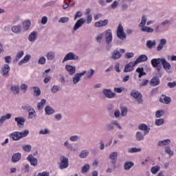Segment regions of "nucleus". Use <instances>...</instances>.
<instances>
[{
	"instance_id": "1",
	"label": "nucleus",
	"mask_w": 176,
	"mask_h": 176,
	"mask_svg": "<svg viewBox=\"0 0 176 176\" xmlns=\"http://www.w3.org/2000/svg\"><path fill=\"white\" fill-rule=\"evenodd\" d=\"M146 16H145V15H143L142 16L141 22L139 24V27L141 28L140 31H142V32H147V34H152L155 32V29L148 26H145V25L146 24Z\"/></svg>"
},
{
	"instance_id": "2",
	"label": "nucleus",
	"mask_w": 176,
	"mask_h": 176,
	"mask_svg": "<svg viewBox=\"0 0 176 176\" xmlns=\"http://www.w3.org/2000/svg\"><path fill=\"white\" fill-rule=\"evenodd\" d=\"M117 36L120 39L121 41H124L126 38V33H124V30L123 29V26L122 24H119L118 28H117Z\"/></svg>"
},
{
	"instance_id": "3",
	"label": "nucleus",
	"mask_w": 176,
	"mask_h": 176,
	"mask_svg": "<svg viewBox=\"0 0 176 176\" xmlns=\"http://www.w3.org/2000/svg\"><path fill=\"white\" fill-rule=\"evenodd\" d=\"M131 96L135 98V100H136L138 104H140L144 102V100H142V94H141L140 91L132 90L131 92Z\"/></svg>"
},
{
	"instance_id": "4",
	"label": "nucleus",
	"mask_w": 176,
	"mask_h": 176,
	"mask_svg": "<svg viewBox=\"0 0 176 176\" xmlns=\"http://www.w3.org/2000/svg\"><path fill=\"white\" fill-rule=\"evenodd\" d=\"M71 60H79V56L73 52H69L65 56L62 63H65L66 61H69Z\"/></svg>"
},
{
	"instance_id": "5",
	"label": "nucleus",
	"mask_w": 176,
	"mask_h": 176,
	"mask_svg": "<svg viewBox=\"0 0 176 176\" xmlns=\"http://www.w3.org/2000/svg\"><path fill=\"white\" fill-rule=\"evenodd\" d=\"M104 34L107 45H111L112 43V41L113 40V37L112 36V30L111 29L107 30H105Z\"/></svg>"
},
{
	"instance_id": "6",
	"label": "nucleus",
	"mask_w": 176,
	"mask_h": 176,
	"mask_svg": "<svg viewBox=\"0 0 176 176\" xmlns=\"http://www.w3.org/2000/svg\"><path fill=\"white\" fill-rule=\"evenodd\" d=\"M69 164V162L68 161V158L66 157L63 156L60 158V163L59 165L60 170H64L65 168H68V166Z\"/></svg>"
},
{
	"instance_id": "7",
	"label": "nucleus",
	"mask_w": 176,
	"mask_h": 176,
	"mask_svg": "<svg viewBox=\"0 0 176 176\" xmlns=\"http://www.w3.org/2000/svg\"><path fill=\"white\" fill-rule=\"evenodd\" d=\"M85 23V19L80 18V19H78L73 27V32H75V31H78V30H79V28H80V27H82V25H83Z\"/></svg>"
},
{
	"instance_id": "8",
	"label": "nucleus",
	"mask_w": 176,
	"mask_h": 176,
	"mask_svg": "<svg viewBox=\"0 0 176 176\" xmlns=\"http://www.w3.org/2000/svg\"><path fill=\"white\" fill-rule=\"evenodd\" d=\"M9 72H10V66L8 64H5L1 67V75L2 76H5V78H8L9 76Z\"/></svg>"
},
{
	"instance_id": "9",
	"label": "nucleus",
	"mask_w": 176,
	"mask_h": 176,
	"mask_svg": "<svg viewBox=\"0 0 176 176\" xmlns=\"http://www.w3.org/2000/svg\"><path fill=\"white\" fill-rule=\"evenodd\" d=\"M85 74H86V70L83 71L82 73L76 74L72 79L73 84L76 85L77 83H79L80 80V78H82V76H83Z\"/></svg>"
},
{
	"instance_id": "10",
	"label": "nucleus",
	"mask_w": 176,
	"mask_h": 176,
	"mask_svg": "<svg viewBox=\"0 0 176 176\" xmlns=\"http://www.w3.org/2000/svg\"><path fill=\"white\" fill-rule=\"evenodd\" d=\"M26 160L30 162L31 166H33V167H36V166H38V159L34 157L31 154L27 157Z\"/></svg>"
},
{
	"instance_id": "11",
	"label": "nucleus",
	"mask_w": 176,
	"mask_h": 176,
	"mask_svg": "<svg viewBox=\"0 0 176 176\" xmlns=\"http://www.w3.org/2000/svg\"><path fill=\"white\" fill-rule=\"evenodd\" d=\"M102 93L107 98H113L115 96H116V94L112 92L111 89H103Z\"/></svg>"
},
{
	"instance_id": "12",
	"label": "nucleus",
	"mask_w": 176,
	"mask_h": 176,
	"mask_svg": "<svg viewBox=\"0 0 176 176\" xmlns=\"http://www.w3.org/2000/svg\"><path fill=\"white\" fill-rule=\"evenodd\" d=\"M137 65H134V62H130L129 63L126 64L124 69V72H131L132 71H134V67Z\"/></svg>"
},
{
	"instance_id": "13",
	"label": "nucleus",
	"mask_w": 176,
	"mask_h": 176,
	"mask_svg": "<svg viewBox=\"0 0 176 176\" xmlns=\"http://www.w3.org/2000/svg\"><path fill=\"white\" fill-rule=\"evenodd\" d=\"M162 62H163V58H153L151 61V65L152 67H153V68H156L159 67V65H160V64H162Z\"/></svg>"
},
{
	"instance_id": "14",
	"label": "nucleus",
	"mask_w": 176,
	"mask_h": 176,
	"mask_svg": "<svg viewBox=\"0 0 176 176\" xmlns=\"http://www.w3.org/2000/svg\"><path fill=\"white\" fill-rule=\"evenodd\" d=\"M28 119H34L36 118V111L31 107H28Z\"/></svg>"
},
{
	"instance_id": "15",
	"label": "nucleus",
	"mask_w": 176,
	"mask_h": 176,
	"mask_svg": "<svg viewBox=\"0 0 176 176\" xmlns=\"http://www.w3.org/2000/svg\"><path fill=\"white\" fill-rule=\"evenodd\" d=\"M160 101L162 104H166V105H168V104L171 102V98L166 96V95H162V96L160 98Z\"/></svg>"
},
{
	"instance_id": "16",
	"label": "nucleus",
	"mask_w": 176,
	"mask_h": 176,
	"mask_svg": "<svg viewBox=\"0 0 176 176\" xmlns=\"http://www.w3.org/2000/svg\"><path fill=\"white\" fill-rule=\"evenodd\" d=\"M28 39L29 42H35V41L38 39V32H36V31L32 32L29 34Z\"/></svg>"
},
{
	"instance_id": "17",
	"label": "nucleus",
	"mask_w": 176,
	"mask_h": 176,
	"mask_svg": "<svg viewBox=\"0 0 176 176\" xmlns=\"http://www.w3.org/2000/svg\"><path fill=\"white\" fill-rule=\"evenodd\" d=\"M148 61V56L146 55H140L134 62V65L140 64V63H144Z\"/></svg>"
},
{
	"instance_id": "18",
	"label": "nucleus",
	"mask_w": 176,
	"mask_h": 176,
	"mask_svg": "<svg viewBox=\"0 0 176 176\" xmlns=\"http://www.w3.org/2000/svg\"><path fill=\"white\" fill-rule=\"evenodd\" d=\"M162 65L166 72H170V70L171 69V65L164 58L162 59Z\"/></svg>"
},
{
	"instance_id": "19",
	"label": "nucleus",
	"mask_w": 176,
	"mask_h": 176,
	"mask_svg": "<svg viewBox=\"0 0 176 176\" xmlns=\"http://www.w3.org/2000/svg\"><path fill=\"white\" fill-rule=\"evenodd\" d=\"M65 69L69 72V75L72 76L75 72H76V67L75 66H72L71 65H66Z\"/></svg>"
},
{
	"instance_id": "20",
	"label": "nucleus",
	"mask_w": 176,
	"mask_h": 176,
	"mask_svg": "<svg viewBox=\"0 0 176 176\" xmlns=\"http://www.w3.org/2000/svg\"><path fill=\"white\" fill-rule=\"evenodd\" d=\"M14 120L16 122L18 127H21V126H24V123H25V118L23 117H16Z\"/></svg>"
},
{
	"instance_id": "21",
	"label": "nucleus",
	"mask_w": 176,
	"mask_h": 176,
	"mask_svg": "<svg viewBox=\"0 0 176 176\" xmlns=\"http://www.w3.org/2000/svg\"><path fill=\"white\" fill-rule=\"evenodd\" d=\"M138 129L144 131V135H146V134H148V133H149V131H151V129L148 128V126L145 124H140L138 126Z\"/></svg>"
},
{
	"instance_id": "22",
	"label": "nucleus",
	"mask_w": 176,
	"mask_h": 176,
	"mask_svg": "<svg viewBox=\"0 0 176 176\" xmlns=\"http://www.w3.org/2000/svg\"><path fill=\"white\" fill-rule=\"evenodd\" d=\"M120 57H122V54H120V52L118 50H114L111 53V56L110 57V58H111V60H119Z\"/></svg>"
},
{
	"instance_id": "23",
	"label": "nucleus",
	"mask_w": 176,
	"mask_h": 176,
	"mask_svg": "<svg viewBox=\"0 0 176 176\" xmlns=\"http://www.w3.org/2000/svg\"><path fill=\"white\" fill-rule=\"evenodd\" d=\"M45 57L48 61H53L56 58V52L54 51H50L47 53Z\"/></svg>"
},
{
	"instance_id": "24",
	"label": "nucleus",
	"mask_w": 176,
	"mask_h": 176,
	"mask_svg": "<svg viewBox=\"0 0 176 176\" xmlns=\"http://www.w3.org/2000/svg\"><path fill=\"white\" fill-rule=\"evenodd\" d=\"M166 43H167V40L166 38H162L160 41V43L157 46V51L160 52V50H162Z\"/></svg>"
},
{
	"instance_id": "25",
	"label": "nucleus",
	"mask_w": 176,
	"mask_h": 176,
	"mask_svg": "<svg viewBox=\"0 0 176 176\" xmlns=\"http://www.w3.org/2000/svg\"><path fill=\"white\" fill-rule=\"evenodd\" d=\"M150 83L151 86H153V87L159 86V85H160V79H159V77L154 76L150 80Z\"/></svg>"
},
{
	"instance_id": "26",
	"label": "nucleus",
	"mask_w": 176,
	"mask_h": 176,
	"mask_svg": "<svg viewBox=\"0 0 176 176\" xmlns=\"http://www.w3.org/2000/svg\"><path fill=\"white\" fill-rule=\"evenodd\" d=\"M20 159H21V153H14L12 157V163H17V162H20Z\"/></svg>"
},
{
	"instance_id": "27",
	"label": "nucleus",
	"mask_w": 176,
	"mask_h": 176,
	"mask_svg": "<svg viewBox=\"0 0 176 176\" xmlns=\"http://www.w3.org/2000/svg\"><path fill=\"white\" fill-rule=\"evenodd\" d=\"M109 22V21H108V19H104L103 21L100 20V21L95 23V27H96V28L104 27V26L107 25V24H108Z\"/></svg>"
},
{
	"instance_id": "28",
	"label": "nucleus",
	"mask_w": 176,
	"mask_h": 176,
	"mask_svg": "<svg viewBox=\"0 0 176 176\" xmlns=\"http://www.w3.org/2000/svg\"><path fill=\"white\" fill-rule=\"evenodd\" d=\"M10 118H12L11 113H7L6 115L1 116L0 118V126H2L5 121L9 120Z\"/></svg>"
},
{
	"instance_id": "29",
	"label": "nucleus",
	"mask_w": 176,
	"mask_h": 176,
	"mask_svg": "<svg viewBox=\"0 0 176 176\" xmlns=\"http://www.w3.org/2000/svg\"><path fill=\"white\" fill-rule=\"evenodd\" d=\"M23 28L25 31H28L31 27V21L26 20L22 23Z\"/></svg>"
},
{
	"instance_id": "30",
	"label": "nucleus",
	"mask_w": 176,
	"mask_h": 176,
	"mask_svg": "<svg viewBox=\"0 0 176 176\" xmlns=\"http://www.w3.org/2000/svg\"><path fill=\"white\" fill-rule=\"evenodd\" d=\"M31 58V55L27 54L24 58L19 62V65H23V64H27L30 59Z\"/></svg>"
},
{
	"instance_id": "31",
	"label": "nucleus",
	"mask_w": 176,
	"mask_h": 176,
	"mask_svg": "<svg viewBox=\"0 0 176 176\" xmlns=\"http://www.w3.org/2000/svg\"><path fill=\"white\" fill-rule=\"evenodd\" d=\"M171 142L170 139H165L164 140H160L157 143L158 146H164L166 145H168Z\"/></svg>"
},
{
	"instance_id": "32",
	"label": "nucleus",
	"mask_w": 176,
	"mask_h": 176,
	"mask_svg": "<svg viewBox=\"0 0 176 176\" xmlns=\"http://www.w3.org/2000/svg\"><path fill=\"white\" fill-rule=\"evenodd\" d=\"M11 30L14 34H20V32H21V25H14L12 27Z\"/></svg>"
},
{
	"instance_id": "33",
	"label": "nucleus",
	"mask_w": 176,
	"mask_h": 176,
	"mask_svg": "<svg viewBox=\"0 0 176 176\" xmlns=\"http://www.w3.org/2000/svg\"><path fill=\"white\" fill-rule=\"evenodd\" d=\"M10 137L13 141H19V140H21L20 138V132H14L11 133Z\"/></svg>"
},
{
	"instance_id": "34",
	"label": "nucleus",
	"mask_w": 176,
	"mask_h": 176,
	"mask_svg": "<svg viewBox=\"0 0 176 176\" xmlns=\"http://www.w3.org/2000/svg\"><path fill=\"white\" fill-rule=\"evenodd\" d=\"M10 89L13 94H19V93H20V87L19 85H11Z\"/></svg>"
},
{
	"instance_id": "35",
	"label": "nucleus",
	"mask_w": 176,
	"mask_h": 176,
	"mask_svg": "<svg viewBox=\"0 0 176 176\" xmlns=\"http://www.w3.org/2000/svg\"><path fill=\"white\" fill-rule=\"evenodd\" d=\"M45 112L47 115H53L56 111L52 108V107L47 106L45 107Z\"/></svg>"
},
{
	"instance_id": "36",
	"label": "nucleus",
	"mask_w": 176,
	"mask_h": 176,
	"mask_svg": "<svg viewBox=\"0 0 176 176\" xmlns=\"http://www.w3.org/2000/svg\"><path fill=\"white\" fill-rule=\"evenodd\" d=\"M146 46L148 48V49H152L153 47H155V46H156V41H147L146 43Z\"/></svg>"
},
{
	"instance_id": "37",
	"label": "nucleus",
	"mask_w": 176,
	"mask_h": 176,
	"mask_svg": "<svg viewBox=\"0 0 176 176\" xmlns=\"http://www.w3.org/2000/svg\"><path fill=\"white\" fill-rule=\"evenodd\" d=\"M136 72L139 74L138 78H142V76L146 75V73L144 72V67H138L136 69Z\"/></svg>"
},
{
	"instance_id": "38",
	"label": "nucleus",
	"mask_w": 176,
	"mask_h": 176,
	"mask_svg": "<svg viewBox=\"0 0 176 176\" xmlns=\"http://www.w3.org/2000/svg\"><path fill=\"white\" fill-rule=\"evenodd\" d=\"M46 104V100L42 99L40 102L37 104V109L38 111H41V109H43V107H45V104Z\"/></svg>"
},
{
	"instance_id": "39",
	"label": "nucleus",
	"mask_w": 176,
	"mask_h": 176,
	"mask_svg": "<svg viewBox=\"0 0 176 176\" xmlns=\"http://www.w3.org/2000/svg\"><path fill=\"white\" fill-rule=\"evenodd\" d=\"M24 56V52L23 51H20L16 54V58L14 60V63H17L21 57Z\"/></svg>"
},
{
	"instance_id": "40",
	"label": "nucleus",
	"mask_w": 176,
	"mask_h": 176,
	"mask_svg": "<svg viewBox=\"0 0 176 176\" xmlns=\"http://www.w3.org/2000/svg\"><path fill=\"white\" fill-rule=\"evenodd\" d=\"M63 145L67 149H69V151H72V149H74V146H72V144L69 143L68 140H66Z\"/></svg>"
},
{
	"instance_id": "41",
	"label": "nucleus",
	"mask_w": 176,
	"mask_h": 176,
	"mask_svg": "<svg viewBox=\"0 0 176 176\" xmlns=\"http://www.w3.org/2000/svg\"><path fill=\"white\" fill-rule=\"evenodd\" d=\"M129 153H137L138 152H141V148H131L128 149Z\"/></svg>"
},
{
	"instance_id": "42",
	"label": "nucleus",
	"mask_w": 176,
	"mask_h": 176,
	"mask_svg": "<svg viewBox=\"0 0 176 176\" xmlns=\"http://www.w3.org/2000/svg\"><path fill=\"white\" fill-rule=\"evenodd\" d=\"M33 93L34 96H36L37 97L41 96V89L38 87H33Z\"/></svg>"
},
{
	"instance_id": "43",
	"label": "nucleus",
	"mask_w": 176,
	"mask_h": 176,
	"mask_svg": "<svg viewBox=\"0 0 176 176\" xmlns=\"http://www.w3.org/2000/svg\"><path fill=\"white\" fill-rule=\"evenodd\" d=\"M81 159H85V157H86L87 156H89V151L87 150H82L80 155H79Z\"/></svg>"
},
{
	"instance_id": "44",
	"label": "nucleus",
	"mask_w": 176,
	"mask_h": 176,
	"mask_svg": "<svg viewBox=\"0 0 176 176\" xmlns=\"http://www.w3.org/2000/svg\"><path fill=\"white\" fill-rule=\"evenodd\" d=\"M79 140H80V136L76 135H72L69 138V141L72 142H76L79 141Z\"/></svg>"
},
{
	"instance_id": "45",
	"label": "nucleus",
	"mask_w": 176,
	"mask_h": 176,
	"mask_svg": "<svg viewBox=\"0 0 176 176\" xmlns=\"http://www.w3.org/2000/svg\"><path fill=\"white\" fill-rule=\"evenodd\" d=\"M133 166H134V163L131 162H126L124 164V169L129 170L130 168H131V167H133Z\"/></svg>"
},
{
	"instance_id": "46",
	"label": "nucleus",
	"mask_w": 176,
	"mask_h": 176,
	"mask_svg": "<svg viewBox=\"0 0 176 176\" xmlns=\"http://www.w3.org/2000/svg\"><path fill=\"white\" fill-rule=\"evenodd\" d=\"M135 137L137 141H143L144 140V135L142 134V133L140 131L136 133Z\"/></svg>"
},
{
	"instance_id": "47",
	"label": "nucleus",
	"mask_w": 176,
	"mask_h": 176,
	"mask_svg": "<svg viewBox=\"0 0 176 176\" xmlns=\"http://www.w3.org/2000/svg\"><path fill=\"white\" fill-rule=\"evenodd\" d=\"M22 149L25 152H31V149H32V146L30 144H25L22 146Z\"/></svg>"
},
{
	"instance_id": "48",
	"label": "nucleus",
	"mask_w": 176,
	"mask_h": 176,
	"mask_svg": "<svg viewBox=\"0 0 176 176\" xmlns=\"http://www.w3.org/2000/svg\"><path fill=\"white\" fill-rule=\"evenodd\" d=\"M165 153H167L168 155H169V156L174 155V151L171 150V147L170 146L165 147Z\"/></svg>"
},
{
	"instance_id": "49",
	"label": "nucleus",
	"mask_w": 176,
	"mask_h": 176,
	"mask_svg": "<svg viewBox=\"0 0 176 176\" xmlns=\"http://www.w3.org/2000/svg\"><path fill=\"white\" fill-rule=\"evenodd\" d=\"M87 74V78L88 79H91V78H93V75H94V69H91L88 72H86Z\"/></svg>"
},
{
	"instance_id": "50",
	"label": "nucleus",
	"mask_w": 176,
	"mask_h": 176,
	"mask_svg": "<svg viewBox=\"0 0 176 176\" xmlns=\"http://www.w3.org/2000/svg\"><path fill=\"white\" fill-rule=\"evenodd\" d=\"M38 64L40 65H45V64H46V58H45V56L39 58L38 60Z\"/></svg>"
},
{
	"instance_id": "51",
	"label": "nucleus",
	"mask_w": 176,
	"mask_h": 176,
	"mask_svg": "<svg viewBox=\"0 0 176 176\" xmlns=\"http://www.w3.org/2000/svg\"><path fill=\"white\" fill-rule=\"evenodd\" d=\"M152 174H156L158 171H160V166H153L151 169Z\"/></svg>"
},
{
	"instance_id": "52",
	"label": "nucleus",
	"mask_w": 176,
	"mask_h": 176,
	"mask_svg": "<svg viewBox=\"0 0 176 176\" xmlns=\"http://www.w3.org/2000/svg\"><path fill=\"white\" fill-rule=\"evenodd\" d=\"M28 134H30V131L28 130H25L24 131L19 132V137L21 138H25V137H27Z\"/></svg>"
},
{
	"instance_id": "53",
	"label": "nucleus",
	"mask_w": 176,
	"mask_h": 176,
	"mask_svg": "<svg viewBox=\"0 0 176 176\" xmlns=\"http://www.w3.org/2000/svg\"><path fill=\"white\" fill-rule=\"evenodd\" d=\"M164 124V119L160 118V119L155 120V124L156 126H162V124Z\"/></svg>"
},
{
	"instance_id": "54",
	"label": "nucleus",
	"mask_w": 176,
	"mask_h": 176,
	"mask_svg": "<svg viewBox=\"0 0 176 176\" xmlns=\"http://www.w3.org/2000/svg\"><path fill=\"white\" fill-rule=\"evenodd\" d=\"M38 134H40V135L50 134V131H49L48 129H41V131H39Z\"/></svg>"
},
{
	"instance_id": "55",
	"label": "nucleus",
	"mask_w": 176,
	"mask_h": 176,
	"mask_svg": "<svg viewBox=\"0 0 176 176\" xmlns=\"http://www.w3.org/2000/svg\"><path fill=\"white\" fill-rule=\"evenodd\" d=\"M109 159L111 160H116L118 159V153L113 152L109 155Z\"/></svg>"
},
{
	"instance_id": "56",
	"label": "nucleus",
	"mask_w": 176,
	"mask_h": 176,
	"mask_svg": "<svg viewBox=\"0 0 176 176\" xmlns=\"http://www.w3.org/2000/svg\"><path fill=\"white\" fill-rule=\"evenodd\" d=\"M104 36V34L100 33L96 37V41L98 43H101V41H102V37Z\"/></svg>"
},
{
	"instance_id": "57",
	"label": "nucleus",
	"mask_w": 176,
	"mask_h": 176,
	"mask_svg": "<svg viewBox=\"0 0 176 176\" xmlns=\"http://www.w3.org/2000/svg\"><path fill=\"white\" fill-rule=\"evenodd\" d=\"M163 115H164V111L163 110H158L155 113L156 118H162Z\"/></svg>"
},
{
	"instance_id": "58",
	"label": "nucleus",
	"mask_w": 176,
	"mask_h": 176,
	"mask_svg": "<svg viewBox=\"0 0 176 176\" xmlns=\"http://www.w3.org/2000/svg\"><path fill=\"white\" fill-rule=\"evenodd\" d=\"M170 24H171V21L168 19H165L161 23L160 25H162V27H164L166 25H170Z\"/></svg>"
},
{
	"instance_id": "59",
	"label": "nucleus",
	"mask_w": 176,
	"mask_h": 176,
	"mask_svg": "<svg viewBox=\"0 0 176 176\" xmlns=\"http://www.w3.org/2000/svg\"><path fill=\"white\" fill-rule=\"evenodd\" d=\"M90 170V166L89 164H85L82 168V173H87Z\"/></svg>"
},
{
	"instance_id": "60",
	"label": "nucleus",
	"mask_w": 176,
	"mask_h": 176,
	"mask_svg": "<svg viewBox=\"0 0 176 176\" xmlns=\"http://www.w3.org/2000/svg\"><path fill=\"white\" fill-rule=\"evenodd\" d=\"M127 115V107L121 108V116H126Z\"/></svg>"
},
{
	"instance_id": "61",
	"label": "nucleus",
	"mask_w": 176,
	"mask_h": 176,
	"mask_svg": "<svg viewBox=\"0 0 176 176\" xmlns=\"http://www.w3.org/2000/svg\"><path fill=\"white\" fill-rule=\"evenodd\" d=\"M69 21V17H62L58 20V23H68Z\"/></svg>"
},
{
	"instance_id": "62",
	"label": "nucleus",
	"mask_w": 176,
	"mask_h": 176,
	"mask_svg": "<svg viewBox=\"0 0 176 176\" xmlns=\"http://www.w3.org/2000/svg\"><path fill=\"white\" fill-rule=\"evenodd\" d=\"M167 86L170 87V89L176 87V81L168 82Z\"/></svg>"
},
{
	"instance_id": "63",
	"label": "nucleus",
	"mask_w": 176,
	"mask_h": 176,
	"mask_svg": "<svg viewBox=\"0 0 176 176\" xmlns=\"http://www.w3.org/2000/svg\"><path fill=\"white\" fill-rule=\"evenodd\" d=\"M126 58H133L134 57V53L133 52H128L125 54Z\"/></svg>"
},
{
	"instance_id": "64",
	"label": "nucleus",
	"mask_w": 176,
	"mask_h": 176,
	"mask_svg": "<svg viewBox=\"0 0 176 176\" xmlns=\"http://www.w3.org/2000/svg\"><path fill=\"white\" fill-rule=\"evenodd\" d=\"M59 88L57 85H54L51 89L52 93H57L58 91Z\"/></svg>"
}]
</instances>
